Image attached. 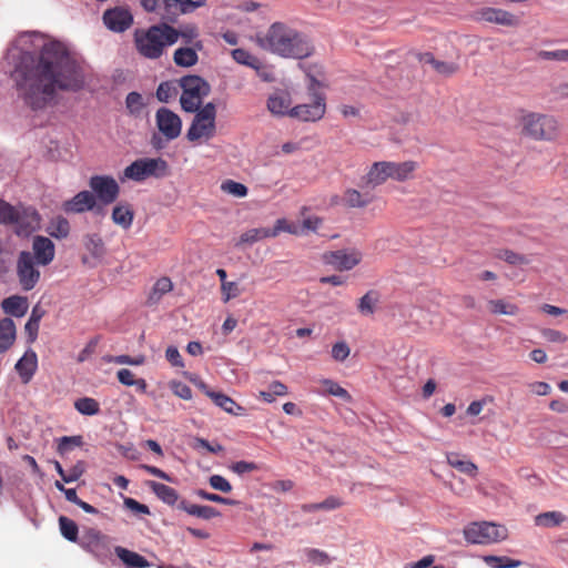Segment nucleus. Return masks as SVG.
<instances>
[{
  "label": "nucleus",
  "mask_w": 568,
  "mask_h": 568,
  "mask_svg": "<svg viewBox=\"0 0 568 568\" xmlns=\"http://www.w3.org/2000/svg\"><path fill=\"white\" fill-rule=\"evenodd\" d=\"M84 470V463L78 462L67 471V478H64V483L77 481L83 475Z\"/></svg>",
  "instance_id": "nucleus-64"
},
{
  "label": "nucleus",
  "mask_w": 568,
  "mask_h": 568,
  "mask_svg": "<svg viewBox=\"0 0 568 568\" xmlns=\"http://www.w3.org/2000/svg\"><path fill=\"white\" fill-rule=\"evenodd\" d=\"M378 302V294L375 291H368L363 295L358 303V311L363 315H372Z\"/></svg>",
  "instance_id": "nucleus-46"
},
{
  "label": "nucleus",
  "mask_w": 568,
  "mask_h": 568,
  "mask_svg": "<svg viewBox=\"0 0 568 568\" xmlns=\"http://www.w3.org/2000/svg\"><path fill=\"white\" fill-rule=\"evenodd\" d=\"M271 236L270 227H257L245 231L241 234L236 246L244 244H254L261 240L268 239Z\"/></svg>",
  "instance_id": "nucleus-37"
},
{
  "label": "nucleus",
  "mask_w": 568,
  "mask_h": 568,
  "mask_svg": "<svg viewBox=\"0 0 568 568\" xmlns=\"http://www.w3.org/2000/svg\"><path fill=\"white\" fill-rule=\"evenodd\" d=\"M231 54H232V58L240 64L251 67L253 69L260 68V64H261L260 60L255 55L251 54L245 49H242V48L234 49V50H232Z\"/></svg>",
  "instance_id": "nucleus-45"
},
{
  "label": "nucleus",
  "mask_w": 568,
  "mask_h": 568,
  "mask_svg": "<svg viewBox=\"0 0 568 568\" xmlns=\"http://www.w3.org/2000/svg\"><path fill=\"white\" fill-rule=\"evenodd\" d=\"M321 385L323 386V389L318 392V394L326 396L332 395L335 397H339L345 402H352V395L342 387L338 383L334 382L333 379L325 378L321 381Z\"/></svg>",
  "instance_id": "nucleus-35"
},
{
  "label": "nucleus",
  "mask_w": 568,
  "mask_h": 568,
  "mask_svg": "<svg viewBox=\"0 0 568 568\" xmlns=\"http://www.w3.org/2000/svg\"><path fill=\"white\" fill-rule=\"evenodd\" d=\"M114 550L128 568H145L150 566L149 561L138 552L120 546H116Z\"/></svg>",
  "instance_id": "nucleus-30"
},
{
  "label": "nucleus",
  "mask_w": 568,
  "mask_h": 568,
  "mask_svg": "<svg viewBox=\"0 0 568 568\" xmlns=\"http://www.w3.org/2000/svg\"><path fill=\"white\" fill-rule=\"evenodd\" d=\"M125 105L132 115H140L144 108L143 98L138 92H130L125 99Z\"/></svg>",
  "instance_id": "nucleus-52"
},
{
  "label": "nucleus",
  "mask_w": 568,
  "mask_h": 568,
  "mask_svg": "<svg viewBox=\"0 0 568 568\" xmlns=\"http://www.w3.org/2000/svg\"><path fill=\"white\" fill-rule=\"evenodd\" d=\"M203 49V42H194L193 45L178 48L173 53V61L178 67L190 68L197 63V52Z\"/></svg>",
  "instance_id": "nucleus-23"
},
{
  "label": "nucleus",
  "mask_w": 568,
  "mask_h": 568,
  "mask_svg": "<svg viewBox=\"0 0 568 568\" xmlns=\"http://www.w3.org/2000/svg\"><path fill=\"white\" fill-rule=\"evenodd\" d=\"M89 186L92 193L104 205L113 203L120 193V187L114 178L110 175H93L90 178Z\"/></svg>",
  "instance_id": "nucleus-13"
},
{
  "label": "nucleus",
  "mask_w": 568,
  "mask_h": 568,
  "mask_svg": "<svg viewBox=\"0 0 568 568\" xmlns=\"http://www.w3.org/2000/svg\"><path fill=\"white\" fill-rule=\"evenodd\" d=\"M351 353L346 342H337L332 347V357L337 362H344Z\"/></svg>",
  "instance_id": "nucleus-58"
},
{
  "label": "nucleus",
  "mask_w": 568,
  "mask_h": 568,
  "mask_svg": "<svg viewBox=\"0 0 568 568\" xmlns=\"http://www.w3.org/2000/svg\"><path fill=\"white\" fill-rule=\"evenodd\" d=\"M176 41L181 38L185 45H193L194 42H202L199 39V29L194 24H186L180 29L175 28Z\"/></svg>",
  "instance_id": "nucleus-40"
},
{
  "label": "nucleus",
  "mask_w": 568,
  "mask_h": 568,
  "mask_svg": "<svg viewBox=\"0 0 568 568\" xmlns=\"http://www.w3.org/2000/svg\"><path fill=\"white\" fill-rule=\"evenodd\" d=\"M474 19L479 22L494 23L497 26L516 28L520 20L514 13L494 7H483L474 12Z\"/></svg>",
  "instance_id": "nucleus-14"
},
{
  "label": "nucleus",
  "mask_w": 568,
  "mask_h": 568,
  "mask_svg": "<svg viewBox=\"0 0 568 568\" xmlns=\"http://www.w3.org/2000/svg\"><path fill=\"white\" fill-rule=\"evenodd\" d=\"M221 292L223 296V302L225 303L232 298L237 297L241 294V290L236 282L221 283Z\"/></svg>",
  "instance_id": "nucleus-55"
},
{
  "label": "nucleus",
  "mask_w": 568,
  "mask_h": 568,
  "mask_svg": "<svg viewBox=\"0 0 568 568\" xmlns=\"http://www.w3.org/2000/svg\"><path fill=\"white\" fill-rule=\"evenodd\" d=\"M221 190L236 197L246 196L248 191L244 184L235 182L233 180H225L224 182H222Z\"/></svg>",
  "instance_id": "nucleus-51"
},
{
  "label": "nucleus",
  "mask_w": 568,
  "mask_h": 568,
  "mask_svg": "<svg viewBox=\"0 0 568 568\" xmlns=\"http://www.w3.org/2000/svg\"><path fill=\"white\" fill-rule=\"evenodd\" d=\"M12 77L19 97L34 111L51 104L58 91L77 92L85 83L81 63L59 41L44 43L38 55L21 54Z\"/></svg>",
  "instance_id": "nucleus-1"
},
{
  "label": "nucleus",
  "mask_w": 568,
  "mask_h": 568,
  "mask_svg": "<svg viewBox=\"0 0 568 568\" xmlns=\"http://www.w3.org/2000/svg\"><path fill=\"white\" fill-rule=\"evenodd\" d=\"M168 174V163L161 158L138 159L123 171V179L142 182L151 176L163 178Z\"/></svg>",
  "instance_id": "nucleus-8"
},
{
  "label": "nucleus",
  "mask_w": 568,
  "mask_h": 568,
  "mask_svg": "<svg viewBox=\"0 0 568 568\" xmlns=\"http://www.w3.org/2000/svg\"><path fill=\"white\" fill-rule=\"evenodd\" d=\"M310 80L308 93L312 99L311 103L298 104L290 110V116L305 122H315L321 120L326 112L325 97L320 92V81L307 75Z\"/></svg>",
  "instance_id": "nucleus-6"
},
{
  "label": "nucleus",
  "mask_w": 568,
  "mask_h": 568,
  "mask_svg": "<svg viewBox=\"0 0 568 568\" xmlns=\"http://www.w3.org/2000/svg\"><path fill=\"white\" fill-rule=\"evenodd\" d=\"M487 310L493 315L515 316L519 313L518 305L505 298L489 300L487 302Z\"/></svg>",
  "instance_id": "nucleus-32"
},
{
  "label": "nucleus",
  "mask_w": 568,
  "mask_h": 568,
  "mask_svg": "<svg viewBox=\"0 0 568 568\" xmlns=\"http://www.w3.org/2000/svg\"><path fill=\"white\" fill-rule=\"evenodd\" d=\"M207 397H210L213 403L221 407L224 412L240 416L244 414V408L240 406L234 399L230 396L219 393V392H207Z\"/></svg>",
  "instance_id": "nucleus-26"
},
{
  "label": "nucleus",
  "mask_w": 568,
  "mask_h": 568,
  "mask_svg": "<svg viewBox=\"0 0 568 568\" xmlns=\"http://www.w3.org/2000/svg\"><path fill=\"white\" fill-rule=\"evenodd\" d=\"M16 206L0 200V224L9 225L12 223Z\"/></svg>",
  "instance_id": "nucleus-57"
},
{
  "label": "nucleus",
  "mask_w": 568,
  "mask_h": 568,
  "mask_svg": "<svg viewBox=\"0 0 568 568\" xmlns=\"http://www.w3.org/2000/svg\"><path fill=\"white\" fill-rule=\"evenodd\" d=\"M358 250H337L324 255L325 262L337 271H351L362 261Z\"/></svg>",
  "instance_id": "nucleus-16"
},
{
  "label": "nucleus",
  "mask_w": 568,
  "mask_h": 568,
  "mask_svg": "<svg viewBox=\"0 0 568 568\" xmlns=\"http://www.w3.org/2000/svg\"><path fill=\"white\" fill-rule=\"evenodd\" d=\"M270 232L272 237L278 236L281 232H287L292 235H303L301 226L286 219L276 220L274 226L270 229Z\"/></svg>",
  "instance_id": "nucleus-39"
},
{
  "label": "nucleus",
  "mask_w": 568,
  "mask_h": 568,
  "mask_svg": "<svg viewBox=\"0 0 568 568\" xmlns=\"http://www.w3.org/2000/svg\"><path fill=\"white\" fill-rule=\"evenodd\" d=\"M59 527L61 535L69 541L77 542L78 541V525L70 518L65 516L59 517Z\"/></svg>",
  "instance_id": "nucleus-41"
},
{
  "label": "nucleus",
  "mask_w": 568,
  "mask_h": 568,
  "mask_svg": "<svg viewBox=\"0 0 568 568\" xmlns=\"http://www.w3.org/2000/svg\"><path fill=\"white\" fill-rule=\"evenodd\" d=\"M79 545L85 551L91 552L93 556L103 560L111 555L109 538L95 528L87 529Z\"/></svg>",
  "instance_id": "nucleus-12"
},
{
  "label": "nucleus",
  "mask_w": 568,
  "mask_h": 568,
  "mask_svg": "<svg viewBox=\"0 0 568 568\" xmlns=\"http://www.w3.org/2000/svg\"><path fill=\"white\" fill-rule=\"evenodd\" d=\"M13 215L11 224L18 236L28 237L40 229L41 215L34 207L18 205Z\"/></svg>",
  "instance_id": "nucleus-11"
},
{
  "label": "nucleus",
  "mask_w": 568,
  "mask_h": 568,
  "mask_svg": "<svg viewBox=\"0 0 568 568\" xmlns=\"http://www.w3.org/2000/svg\"><path fill=\"white\" fill-rule=\"evenodd\" d=\"M484 560L491 568H517L521 565L520 560L506 556H486Z\"/></svg>",
  "instance_id": "nucleus-47"
},
{
  "label": "nucleus",
  "mask_w": 568,
  "mask_h": 568,
  "mask_svg": "<svg viewBox=\"0 0 568 568\" xmlns=\"http://www.w3.org/2000/svg\"><path fill=\"white\" fill-rule=\"evenodd\" d=\"M211 487L215 490H220L222 493H230L232 490V486L223 476L221 475H212L209 479Z\"/></svg>",
  "instance_id": "nucleus-61"
},
{
  "label": "nucleus",
  "mask_w": 568,
  "mask_h": 568,
  "mask_svg": "<svg viewBox=\"0 0 568 568\" xmlns=\"http://www.w3.org/2000/svg\"><path fill=\"white\" fill-rule=\"evenodd\" d=\"M38 263L29 251H21L16 263V274L21 288L26 292L33 290L40 281L41 273Z\"/></svg>",
  "instance_id": "nucleus-10"
},
{
  "label": "nucleus",
  "mask_w": 568,
  "mask_h": 568,
  "mask_svg": "<svg viewBox=\"0 0 568 568\" xmlns=\"http://www.w3.org/2000/svg\"><path fill=\"white\" fill-rule=\"evenodd\" d=\"M434 70L445 77L453 75L457 72L458 65L453 62L439 61L436 59L435 63L432 65Z\"/></svg>",
  "instance_id": "nucleus-59"
},
{
  "label": "nucleus",
  "mask_w": 568,
  "mask_h": 568,
  "mask_svg": "<svg viewBox=\"0 0 568 568\" xmlns=\"http://www.w3.org/2000/svg\"><path fill=\"white\" fill-rule=\"evenodd\" d=\"M178 94V85L172 81L161 82L156 89V98L159 101L168 103Z\"/></svg>",
  "instance_id": "nucleus-48"
},
{
  "label": "nucleus",
  "mask_w": 568,
  "mask_h": 568,
  "mask_svg": "<svg viewBox=\"0 0 568 568\" xmlns=\"http://www.w3.org/2000/svg\"><path fill=\"white\" fill-rule=\"evenodd\" d=\"M83 445L82 436H63L58 439L57 452L59 455L63 456L68 453L72 452L77 447H81Z\"/></svg>",
  "instance_id": "nucleus-42"
},
{
  "label": "nucleus",
  "mask_w": 568,
  "mask_h": 568,
  "mask_svg": "<svg viewBox=\"0 0 568 568\" xmlns=\"http://www.w3.org/2000/svg\"><path fill=\"white\" fill-rule=\"evenodd\" d=\"M537 58L548 61L568 62V49L541 50L537 53Z\"/></svg>",
  "instance_id": "nucleus-54"
},
{
  "label": "nucleus",
  "mask_w": 568,
  "mask_h": 568,
  "mask_svg": "<svg viewBox=\"0 0 568 568\" xmlns=\"http://www.w3.org/2000/svg\"><path fill=\"white\" fill-rule=\"evenodd\" d=\"M74 408L82 415L93 416L99 414L100 405L91 397H82L74 402Z\"/></svg>",
  "instance_id": "nucleus-44"
},
{
  "label": "nucleus",
  "mask_w": 568,
  "mask_h": 568,
  "mask_svg": "<svg viewBox=\"0 0 568 568\" xmlns=\"http://www.w3.org/2000/svg\"><path fill=\"white\" fill-rule=\"evenodd\" d=\"M447 462L452 467L469 476H475L477 473V466L474 463L460 459L457 454H448Z\"/></svg>",
  "instance_id": "nucleus-43"
},
{
  "label": "nucleus",
  "mask_w": 568,
  "mask_h": 568,
  "mask_svg": "<svg viewBox=\"0 0 568 568\" xmlns=\"http://www.w3.org/2000/svg\"><path fill=\"white\" fill-rule=\"evenodd\" d=\"M16 341V324L9 318L0 321V353L8 351Z\"/></svg>",
  "instance_id": "nucleus-29"
},
{
  "label": "nucleus",
  "mask_w": 568,
  "mask_h": 568,
  "mask_svg": "<svg viewBox=\"0 0 568 568\" xmlns=\"http://www.w3.org/2000/svg\"><path fill=\"white\" fill-rule=\"evenodd\" d=\"M156 126L166 140H174L181 134V118L168 108H160L155 114Z\"/></svg>",
  "instance_id": "nucleus-15"
},
{
  "label": "nucleus",
  "mask_w": 568,
  "mask_h": 568,
  "mask_svg": "<svg viewBox=\"0 0 568 568\" xmlns=\"http://www.w3.org/2000/svg\"><path fill=\"white\" fill-rule=\"evenodd\" d=\"M173 284L169 277L159 278L150 294V301L158 302L165 293L172 291Z\"/></svg>",
  "instance_id": "nucleus-49"
},
{
  "label": "nucleus",
  "mask_w": 568,
  "mask_h": 568,
  "mask_svg": "<svg viewBox=\"0 0 568 568\" xmlns=\"http://www.w3.org/2000/svg\"><path fill=\"white\" fill-rule=\"evenodd\" d=\"M305 552L308 561L314 565L323 566L328 565L333 561V559L328 556L327 552L316 548L306 549Z\"/></svg>",
  "instance_id": "nucleus-53"
},
{
  "label": "nucleus",
  "mask_w": 568,
  "mask_h": 568,
  "mask_svg": "<svg viewBox=\"0 0 568 568\" xmlns=\"http://www.w3.org/2000/svg\"><path fill=\"white\" fill-rule=\"evenodd\" d=\"M215 119L216 106L212 102L195 111L194 119L186 133L187 140L194 142L202 139L205 141L212 139L216 131Z\"/></svg>",
  "instance_id": "nucleus-7"
},
{
  "label": "nucleus",
  "mask_w": 568,
  "mask_h": 568,
  "mask_svg": "<svg viewBox=\"0 0 568 568\" xmlns=\"http://www.w3.org/2000/svg\"><path fill=\"white\" fill-rule=\"evenodd\" d=\"M178 85L182 89L180 103L185 112L194 113L201 109L202 101L211 92V85L200 75L182 77Z\"/></svg>",
  "instance_id": "nucleus-5"
},
{
  "label": "nucleus",
  "mask_w": 568,
  "mask_h": 568,
  "mask_svg": "<svg viewBox=\"0 0 568 568\" xmlns=\"http://www.w3.org/2000/svg\"><path fill=\"white\" fill-rule=\"evenodd\" d=\"M134 45L140 55L150 60L160 59L165 49L176 43L175 28L166 22L153 24L148 29H136Z\"/></svg>",
  "instance_id": "nucleus-3"
},
{
  "label": "nucleus",
  "mask_w": 568,
  "mask_h": 568,
  "mask_svg": "<svg viewBox=\"0 0 568 568\" xmlns=\"http://www.w3.org/2000/svg\"><path fill=\"white\" fill-rule=\"evenodd\" d=\"M496 257L505 261L510 265H526L529 263V260L519 253H516L511 250H500L497 252Z\"/></svg>",
  "instance_id": "nucleus-50"
},
{
  "label": "nucleus",
  "mask_w": 568,
  "mask_h": 568,
  "mask_svg": "<svg viewBox=\"0 0 568 568\" xmlns=\"http://www.w3.org/2000/svg\"><path fill=\"white\" fill-rule=\"evenodd\" d=\"M179 508L186 511L189 515L203 519H211L220 515V513L214 507L189 504L185 500H182L179 504Z\"/></svg>",
  "instance_id": "nucleus-33"
},
{
  "label": "nucleus",
  "mask_w": 568,
  "mask_h": 568,
  "mask_svg": "<svg viewBox=\"0 0 568 568\" xmlns=\"http://www.w3.org/2000/svg\"><path fill=\"white\" fill-rule=\"evenodd\" d=\"M521 134L534 141H557L561 134L558 119L551 114L526 112L519 119Z\"/></svg>",
  "instance_id": "nucleus-4"
},
{
  "label": "nucleus",
  "mask_w": 568,
  "mask_h": 568,
  "mask_svg": "<svg viewBox=\"0 0 568 568\" xmlns=\"http://www.w3.org/2000/svg\"><path fill=\"white\" fill-rule=\"evenodd\" d=\"M540 334L547 342H550V343L562 344L568 341V337L566 334H564L562 332H560L558 329H554V328H542L540 331Z\"/></svg>",
  "instance_id": "nucleus-56"
},
{
  "label": "nucleus",
  "mask_w": 568,
  "mask_h": 568,
  "mask_svg": "<svg viewBox=\"0 0 568 568\" xmlns=\"http://www.w3.org/2000/svg\"><path fill=\"white\" fill-rule=\"evenodd\" d=\"M1 306L6 314L14 317H22L28 312L29 304L26 296L12 295L4 298Z\"/></svg>",
  "instance_id": "nucleus-25"
},
{
  "label": "nucleus",
  "mask_w": 568,
  "mask_h": 568,
  "mask_svg": "<svg viewBox=\"0 0 568 568\" xmlns=\"http://www.w3.org/2000/svg\"><path fill=\"white\" fill-rule=\"evenodd\" d=\"M104 26L116 33L126 31L133 24V16L129 9L115 7L103 12Z\"/></svg>",
  "instance_id": "nucleus-17"
},
{
  "label": "nucleus",
  "mask_w": 568,
  "mask_h": 568,
  "mask_svg": "<svg viewBox=\"0 0 568 568\" xmlns=\"http://www.w3.org/2000/svg\"><path fill=\"white\" fill-rule=\"evenodd\" d=\"M47 232L52 237L65 239L70 233L69 221L63 216H55L49 222Z\"/></svg>",
  "instance_id": "nucleus-36"
},
{
  "label": "nucleus",
  "mask_w": 568,
  "mask_h": 568,
  "mask_svg": "<svg viewBox=\"0 0 568 568\" xmlns=\"http://www.w3.org/2000/svg\"><path fill=\"white\" fill-rule=\"evenodd\" d=\"M230 468L235 474L243 475L245 473H251V471L257 470L258 466H257V464H255L253 462L240 460V462L233 463Z\"/></svg>",
  "instance_id": "nucleus-62"
},
{
  "label": "nucleus",
  "mask_w": 568,
  "mask_h": 568,
  "mask_svg": "<svg viewBox=\"0 0 568 568\" xmlns=\"http://www.w3.org/2000/svg\"><path fill=\"white\" fill-rule=\"evenodd\" d=\"M389 176L388 161L374 162L367 173L361 179V186L375 189L384 184Z\"/></svg>",
  "instance_id": "nucleus-20"
},
{
  "label": "nucleus",
  "mask_w": 568,
  "mask_h": 568,
  "mask_svg": "<svg viewBox=\"0 0 568 568\" xmlns=\"http://www.w3.org/2000/svg\"><path fill=\"white\" fill-rule=\"evenodd\" d=\"M507 528L494 523H471L464 529L468 542L488 545L499 542L507 538Z\"/></svg>",
  "instance_id": "nucleus-9"
},
{
  "label": "nucleus",
  "mask_w": 568,
  "mask_h": 568,
  "mask_svg": "<svg viewBox=\"0 0 568 568\" xmlns=\"http://www.w3.org/2000/svg\"><path fill=\"white\" fill-rule=\"evenodd\" d=\"M111 217L114 224L128 230L133 223L134 211L130 204L121 203L113 207Z\"/></svg>",
  "instance_id": "nucleus-28"
},
{
  "label": "nucleus",
  "mask_w": 568,
  "mask_h": 568,
  "mask_svg": "<svg viewBox=\"0 0 568 568\" xmlns=\"http://www.w3.org/2000/svg\"><path fill=\"white\" fill-rule=\"evenodd\" d=\"M261 48L283 58L304 59L312 54L308 39L284 22H274L265 34L258 38Z\"/></svg>",
  "instance_id": "nucleus-2"
},
{
  "label": "nucleus",
  "mask_w": 568,
  "mask_h": 568,
  "mask_svg": "<svg viewBox=\"0 0 568 568\" xmlns=\"http://www.w3.org/2000/svg\"><path fill=\"white\" fill-rule=\"evenodd\" d=\"M566 520V516L560 511L541 513L535 518V524L540 527H557Z\"/></svg>",
  "instance_id": "nucleus-38"
},
{
  "label": "nucleus",
  "mask_w": 568,
  "mask_h": 568,
  "mask_svg": "<svg viewBox=\"0 0 568 568\" xmlns=\"http://www.w3.org/2000/svg\"><path fill=\"white\" fill-rule=\"evenodd\" d=\"M32 255L38 265L47 266L53 260L55 255V247L53 242L45 236L37 235L32 241Z\"/></svg>",
  "instance_id": "nucleus-19"
},
{
  "label": "nucleus",
  "mask_w": 568,
  "mask_h": 568,
  "mask_svg": "<svg viewBox=\"0 0 568 568\" xmlns=\"http://www.w3.org/2000/svg\"><path fill=\"white\" fill-rule=\"evenodd\" d=\"M418 164L415 161L393 162L388 161L389 176L397 182H404L413 178Z\"/></svg>",
  "instance_id": "nucleus-24"
},
{
  "label": "nucleus",
  "mask_w": 568,
  "mask_h": 568,
  "mask_svg": "<svg viewBox=\"0 0 568 568\" xmlns=\"http://www.w3.org/2000/svg\"><path fill=\"white\" fill-rule=\"evenodd\" d=\"M97 205V197L90 191H81L72 199L62 203V210L67 214H80L92 211Z\"/></svg>",
  "instance_id": "nucleus-18"
},
{
  "label": "nucleus",
  "mask_w": 568,
  "mask_h": 568,
  "mask_svg": "<svg viewBox=\"0 0 568 568\" xmlns=\"http://www.w3.org/2000/svg\"><path fill=\"white\" fill-rule=\"evenodd\" d=\"M205 6V0H169L168 13H161L162 19L174 22L180 14L191 13Z\"/></svg>",
  "instance_id": "nucleus-21"
},
{
  "label": "nucleus",
  "mask_w": 568,
  "mask_h": 568,
  "mask_svg": "<svg viewBox=\"0 0 568 568\" xmlns=\"http://www.w3.org/2000/svg\"><path fill=\"white\" fill-rule=\"evenodd\" d=\"M21 382L28 384L38 369V356L33 349H28L14 366Z\"/></svg>",
  "instance_id": "nucleus-22"
},
{
  "label": "nucleus",
  "mask_w": 568,
  "mask_h": 568,
  "mask_svg": "<svg viewBox=\"0 0 568 568\" xmlns=\"http://www.w3.org/2000/svg\"><path fill=\"white\" fill-rule=\"evenodd\" d=\"M99 342H100V336H95V337L91 338L87 343L84 348L79 353L78 362L83 363L84 361H87L95 352V348H97Z\"/></svg>",
  "instance_id": "nucleus-63"
},
{
  "label": "nucleus",
  "mask_w": 568,
  "mask_h": 568,
  "mask_svg": "<svg viewBox=\"0 0 568 568\" xmlns=\"http://www.w3.org/2000/svg\"><path fill=\"white\" fill-rule=\"evenodd\" d=\"M169 0H141V6L148 12H156L163 9L162 13H168Z\"/></svg>",
  "instance_id": "nucleus-60"
},
{
  "label": "nucleus",
  "mask_w": 568,
  "mask_h": 568,
  "mask_svg": "<svg viewBox=\"0 0 568 568\" xmlns=\"http://www.w3.org/2000/svg\"><path fill=\"white\" fill-rule=\"evenodd\" d=\"M149 487L159 499L168 505H174L179 500L178 491L168 485L158 481H149Z\"/></svg>",
  "instance_id": "nucleus-34"
},
{
  "label": "nucleus",
  "mask_w": 568,
  "mask_h": 568,
  "mask_svg": "<svg viewBox=\"0 0 568 568\" xmlns=\"http://www.w3.org/2000/svg\"><path fill=\"white\" fill-rule=\"evenodd\" d=\"M373 197L367 193H362L356 189H346L343 193L342 202L349 209H363L371 204Z\"/></svg>",
  "instance_id": "nucleus-27"
},
{
  "label": "nucleus",
  "mask_w": 568,
  "mask_h": 568,
  "mask_svg": "<svg viewBox=\"0 0 568 568\" xmlns=\"http://www.w3.org/2000/svg\"><path fill=\"white\" fill-rule=\"evenodd\" d=\"M291 98L287 94H273L267 99L268 111L277 116H290Z\"/></svg>",
  "instance_id": "nucleus-31"
}]
</instances>
